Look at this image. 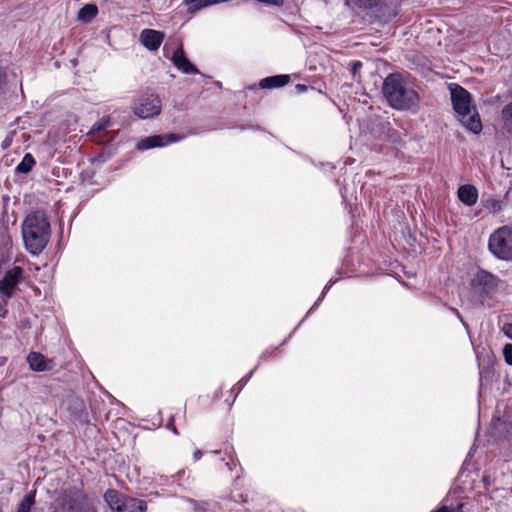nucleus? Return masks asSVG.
Instances as JSON below:
<instances>
[{"instance_id": "1", "label": "nucleus", "mask_w": 512, "mask_h": 512, "mask_svg": "<svg viewBox=\"0 0 512 512\" xmlns=\"http://www.w3.org/2000/svg\"><path fill=\"white\" fill-rule=\"evenodd\" d=\"M22 238L26 250L39 255L47 246L50 235V223L45 212L37 210L29 213L22 223Z\"/></svg>"}, {"instance_id": "2", "label": "nucleus", "mask_w": 512, "mask_h": 512, "mask_svg": "<svg viewBox=\"0 0 512 512\" xmlns=\"http://www.w3.org/2000/svg\"><path fill=\"white\" fill-rule=\"evenodd\" d=\"M384 97L389 105L397 110H408L418 105L419 96L407 79L399 74L388 75L382 87Z\"/></svg>"}, {"instance_id": "3", "label": "nucleus", "mask_w": 512, "mask_h": 512, "mask_svg": "<svg viewBox=\"0 0 512 512\" xmlns=\"http://www.w3.org/2000/svg\"><path fill=\"white\" fill-rule=\"evenodd\" d=\"M451 101L454 111L460 117L461 123L471 132L478 134L482 130L480 116L476 109L471 106V97L463 87L450 85Z\"/></svg>"}, {"instance_id": "4", "label": "nucleus", "mask_w": 512, "mask_h": 512, "mask_svg": "<svg viewBox=\"0 0 512 512\" xmlns=\"http://www.w3.org/2000/svg\"><path fill=\"white\" fill-rule=\"evenodd\" d=\"M470 286L480 302L483 305L490 306L489 301L493 300L505 288V283L497 275L478 268L470 280Z\"/></svg>"}, {"instance_id": "5", "label": "nucleus", "mask_w": 512, "mask_h": 512, "mask_svg": "<svg viewBox=\"0 0 512 512\" xmlns=\"http://www.w3.org/2000/svg\"><path fill=\"white\" fill-rule=\"evenodd\" d=\"M488 250L499 260L512 261V228L502 226L496 229L489 236Z\"/></svg>"}, {"instance_id": "6", "label": "nucleus", "mask_w": 512, "mask_h": 512, "mask_svg": "<svg viewBox=\"0 0 512 512\" xmlns=\"http://www.w3.org/2000/svg\"><path fill=\"white\" fill-rule=\"evenodd\" d=\"M60 506L64 512H96L87 495L76 488L65 491Z\"/></svg>"}, {"instance_id": "7", "label": "nucleus", "mask_w": 512, "mask_h": 512, "mask_svg": "<svg viewBox=\"0 0 512 512\" xmlns=\"http://www.w3.org/2000/svg\"><path fill=\"white\" fill-rule=\"evenodd\" d=\"M134 114L141 119H150L160 114L161 101L153 92L146 91L133 103Z\"/></svg>"}, {"instance_id": "8", "label": "nucleus", "mask_w": 512, "mask_h": 512, "mask_svg": "<svg viewBox=\"0 0 512 512\" xmlns=\"http://www.w3.org/2000/svg\"><path fill=\"white\" fill-rule=\"evenodd\" d=\"M23 278V270L19 266H15L8 270L4 277L0 280V303L6 304L14 295V292Z\"/></svg>"}, {"instance_id": "9", "label": "nucleus", "mask_w": 512, "mask_h": 512, "mask_svg": "<svg viewBox=\"0 0 512 512\" xmlns=\"http://www.w3.org/2000/svg\"><path fill=\"white\" fill-rule=\"evenodd\" d=\"M181 139H183V136L175 134L154 135L140 140L136 148L138 150H147L155 147H164L170 143L180 141Z\"/></svg>"}, {"instance_id": "10", "label": "nucleus", "mask_w": 512, "mask_h": 512, "mask_svg": "<svg viewBox=\"0 0 512 512\" xmlns=\"http://www.w3.org/2000/svg\"><path fill=\"white\" fill-rule=\"evenodd\" d=\"M163 38L162 32L153 29H144L140 34V42L151 51H155L160 47Z\"/></svg>"}, {"instance_id": "11", "label": "nucleus", "mask_w": 512, "mask_h": 512, "mask_svg": "<svg viewBox=\"0 0 512 512\" xmlns=\"http://www.w3.org/2000/svg\"><path fill=\"white\" fill-rule=\"evenodd\" d=\"M29 366L34 371H49L54 367L52 360L38 352H31L27 356Z\"/></svg>"}, {"instance_id": "12", "label": "nucleus", "mask_w": 512, "mask_h": 512, "mask_svg": "<svg viewBox=\"0 0 512 512\" xmlns=\"http://www.w3.org/2000/svg\"><path fill=\"white\" fill-rule=\"evenodd\" d=\"M172 61L174 66L185 74H197L198 69L186 58L182 49L174 52Z\"/></svg>"}, {"instance_id": "13", "label": "nucleus", "mask_w": 512, "mask_h": 512, "mask_svg": "<svg viewBox=\"0 0 512 512\" xmlns=\"http://www.w3.org/2000/svg\"><path fill=\"white\" fill-rule=\"evenodd\" d=\"M126 499L115 489H108L104 494V501L114 512H121L124 509Z\"/></svg>"}, {"instance_id": "14", "label": "nucleus", "mask_w": 512, "mask_h": 512, "mask_svg": "<svg viewBox=\"0 0 512 512\" xmlns=\"http://www.w3.org/2000/svg\"><path fill=\"white\" fill-rule=\"evenodd\" d=\"M459 200L467 206H472L477 202L478 191L472 185H462L458 189Z\"/></svg>"}, {"instance_id": "15", "label": "nucleus", "mask_w": 512, "mask_h": 512, "mask_svg": "<svg viewBox=\"0 0 512 512\" xmlns=\"http://www.w3.org/2000/svg\"><path fill=\"white\" fill-rule=\"evenodd\" d=\"M289 81V75H275L262 79L259 85L263 89L279 88L285 86Z\"/></svg>"}, {"instance_id": "16", "label": "nucleus", "mask_w": 512, "mask_h": 512, "mask_svg": "<svg viewBox=\"0 0 512 512\" xmlns=\"http://www.w3.org/2000/svg\"><path fill=\"white\" fill-rule=\"evenodd\" d=\"M502 127L505 133L512 137V101L505 104L501 110Z\"/></svg>"}, {"instance_id": "17", "label": "nucleus", "mask_w": 512, "mask_h": 512, "mask_svg": "<svg viewBox=\"0 0 512 512\" xmlns=\"http://www.w3.org/2000/svg\"><path fill=\"white\" fill-rule=\"evenodd\" d=\"M121 512H146V503L143 500L127 498Z\"/></svg>"}, {"instance_id": "18", "label": "nucleus", "mask_w": 512, "mask_h": 512, "mask_svg": "<svg viewBox=\"0 0 512 512\" xmlns=\"http://www.w3.org/2000/svg\"><path fill=\"white\" fill-rule=\"evenodd\" d=\"M98 13V8L94 4H87L82 7L78 12V19L83 22H90L93 18L96 17Z\"/></svg>"}, {"instance_id": "19", "label": "nucleus", "mask_w": 512, "mask_h": 512, "mask_svg": "<svg viewBox=\"0 0 512 512\" xmlns=\"http://www.w3.org/2000/svg\"><path fill=\"white\" fill-rule=\"evenodd\" d=\"M35 163L34 157L30 153H27L23 157L22 161L16 166L15 171L17 173L26 174L32 170Z\"/></svg>"}, {"instance_id": "20", "label": "nucleus", "mask_w": 512, "mask_h": 512, "mask_svg": "<svg viewBox=\"0 0 512 512\" xmlns=\"http://www.w3.org/2000/svg\"><path fill=\"white\" fill-rule=\"evenodd\" d=\"M34 502H35V494L34 493H29V494L25 495L18 506L17 512H33L32 506L34 505Z\"/></svg>"}, {"instance_id": "21", "label": "nucleus", "mask_w": 512, "mask_h": 512, "mask_svg": "<svg viewBox=\"0 0 512 512\" xmlns=\"http://www.w3.org/2000/svg\"><path fill=\"white\" fill-rule=\"evenodd\" d=\"M185 2L189 6L188 10L191 12L215 4L214 0H185Z\"/></svg>"}, {"instance_id": "22", "label": "nucleus", "mask_w": 512, "mask_h": 512, "mask_svg": "<svg viewBox=\"0 0 512 512\" xmlns=\"http://www.w3.org/2000/svg\"><path fill=\"white\" fill-rule=\"evenodd\" d=\"M354 5L360 9H372L377 7L382 0H350Z\"/></svg>"}, {"instance_id": "23", "label": "nucleus", "mask_w": 512, "mask_h": 512, "mask_svg": "<svg viewBox=\"0 0 512 512\" xmlns=\"http://www.w3.org/2000/svg\"><path fill=\"white\" fill-rule=\"evenodd\" d=\"M110 119L109 117L102 118L100 121L93 124L90 134L98 133L102 130H105L109 126Z\"/></svg>"}, {"instance_id": "24", "label": "nucleus", "mask_w": 512, "mask_h": 512, "mask_svg": "<svg viewBox=\"0 0 512 512\" xmlns=\"http://www.w3.org/2000/svg\"><path fill=\"white\" fill-rule=\"evenodd\" d=\"M463 503H457L456 505H443L435 512H462Z\"/></svg>"}, {"instance_id": "25", "label": "nucleus", "mask_w": 512, "mask_h": 512, "mask_svg": "<svg viewBox=\"0 0 512 512\" xmlns=\"http://www.w3.org/2000/svg\"><path fill=\"white\" fill-rule=\"evenodd\" d=\"M505 362L512 365V344H506L503 348Z\"/></svg>"}, {"instance_id": "26", "label": "nucleus", "mask_w": 512, "mask_h": 512, "mask_svg": "<svg viewBox=\"0 0 512 512\" xmlns=\"http://www.w3.org/2000/svg\"><path fill=\"white\" fill-rule=\"evenodd\" d=\"M387 134H388V137H389V139H390V141L392 143H398V142L401 141V134H400V132H398V131L390 128V127L387 130Z\"/></svg>"}, {"instance_id": "27", "label": "nucleus", "mask_w": 512, "mask_h": 512, "mask_svg": "<svg viewBox=\"0 0 512 512\" xmlns=\"http://www.w3.org/2000/svg\"><path fill=\"white\" fill-rule=\"evenodd\" d=\"M504 334L512 340V323H506L504 324L502 328Z\"/></svg>"}, {"instance_id": "28", "label": "nucleus", "mask_w": 512, "mask_h": 512, "mask_svg": "<svg viewBox=\"0 0 512 512\" xmlns=\"http://www.w3.org/2000/svg\"><path fill=\"white\" fill-rule=\"evenodd\" d=\"M333 283L330 281V283L328 285L325 286L323 292H322V295L321 297H319V299L315 302V304L313 305V307L311 308V310H313L315 307H317L319 305V303L322 301V299L324 298L326 292L329 290V288L331 287Z\"/></svg>"}, {"instance_id": "29", "label": "nucleus", "mask_w": 512, "mask_h": 512, "mask_svg": "<svg viewBox=\"0 0 512 512\" xmlns=\"http://www.w3.org/2000/svg\"><path fill=\"white\" fill-rule=\"evenodd\" d=\"M251 374H252V372H251L247 377H245V378L241 379V380L237 383V385H238V390H241V389H242V387H243V386L248 382V380H249V378H250Z\"/></svg>"}, {"instance_id": "30", "label": "nucleus", "mask_w": 512, "mask_h": 512, "mask_svg": "<svg viewBox=\"0 0 512 512\" xmlns=\"http://www.w3.org/2000/svg\"><path fill=\"white\" fill-rule=\"evenodd\" d=\"M251 374H252V372H251L247 377H245V378L241 379V380L237 383V385H238V390H241V389H242V387H243V386L248 382V380H249V378H250Z\"/></svg>"}, {"instance_id": "31", "label": "nucleus", "mask_w": 512, "mask_h": 512, "mask_svg": "<svg viewBox=\"0 0 512 512\" xmlns=\"http://www.w3.org/2000/svg\"><path fill=\"white\" fill-rule=\"evenodd\" d=\"M201 456H202V453H201V451H200V450H197V451L194 453V455H193V457H194V460H195V461L199 460V459L201 458Z\"/></svg>"}, {"instance_id": "32", "label": "nucleus", "mask_w": 512, "mask_h": 512, "mask_svg": "<svg viewBox=\"0 0 512 512\" xmlns=\"http://www.w3.org/2000/svg\"><path fill=\"white\" fill-rule=\"evenodd\" d=\"M451 310L457 315L458 318L461 319V315L457 309L452 308Z\"/></svg>"}, {"instance_id": "33", "label": "nucleus", "mask_w": 512, "mask_h": 512, "mask_svg": "<svg viewBox=\"0 0 512 512\" xmlns=\"http://www.w3.org/2000/svg\"><path fill=\"white\" fill-rule=\"evenodd\" d=\"M297 88H298L299 90H305V89H306V87H305V86H303V85H297Z\"/></svg>"}, {"instance_id": "34", "label": "nucleus", "mask_w": 512, "mask_h": 512, "mask_svg": "<svg viewBox=\"0 0 512 512\" xmlns=\"http://www.w3.org/2000/svg\"><path fill=\"white\" fill-rule=\"evenodd\" d=\"M358 66H361V64L359 62L355 63L354 69H358Z\"/></svg>"}, {"instance_id": "35", "label": "nucleus", "mask_w": 512, "mask_h": 512, "mask_svg": "<svg viewBox=\"0 0 512 512\" xmlns=\"http://www.w3.org/2000/svg\"><path fill=\"white\" fill-rule=\"evenodd\" d=\"M496 206H498V203H497V202H495L494 204H492V207H494V208H495Z\"/></svg>"}]
</instances>
